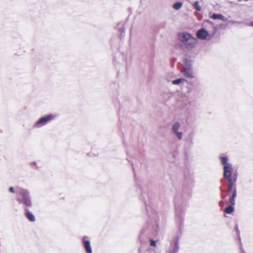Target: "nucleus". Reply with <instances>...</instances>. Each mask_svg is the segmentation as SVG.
<instances>
[{
    "label": "nucleus",
    "instance_id": "5701e85b",
    "mask_svg": "<svg viewBox=\"0 0 253 253\" xmlns=\"http://www.w3.org/2000/svg\"><path fill=\"white\" fill-rule=\"evenodd\" d=\"M250 25L253 26V22L251 23Z\"/></svg>",
    "mask_w": 253,
    "mask_h": 253
},
{
    "label": "nucleus",
    "instance_id": "412c9836",
    "mask_svg": "<svg viewBox=\"0 0 253 253\" xmlns=\"http://www.w3.org/2000/svg\"><path fill=\"white\" fill-rule=\"evenodd\" d=\"M30 165L32 167H34L35 168H38L37 167V163L35 162L31 163Z\"/></svg>",
    "mask_w": 253,
    "mask_h": 253
},
{
    "label": "nucleus",
    "instance_id": "b1692460",
    "mask_svg": "<svg viewBox=\"0 0 253 253\" xmlns=\"http://www.w3.org/2000/svg\"><path fill=\"white\" fill-rule=\"evenodd\" d=\"M245 1H248L249 0H245Z\"/></svg>",
    "mask_w": 253,
    "mask_h": 253
},
{
    "label": "nucleus",
    "instance_id": "9b49d317",
    "mask_svg": "<svg viewBox=\"0 0 253 253\" xmlns=\"http://www.w3.org/2000/svg\"><path fill=\"white\" fill-rule=\"evenodd\" d=\"M183 5V3L181 2H177L173 4L172 8L176 10L180 9Z\"/></svg>",
    "mask_w": 253,
    "mask_h": 253
},
{
    "label": "nucleus",
    "instance_id": "39448f33",
    "mask_svg": "<svg viewBox=\"0 0 253 253\" xmlns=\"http://www.w3.org/2000/svg\"><path fill=\"white\" fill-rule=\"evenodd\" d=\"M56 116L53 114H50L44 116L34 123L33 125L34 128H39L45 126L51 120H53L55 118Z\"/></svg>",
    "mask_w": 253,
    "mask_h": 253
},
{
    "label": "nucleus",
    "instance_id": "2eb2a0df",
    "mask_svg": "<svg viewBox=\"0 0 253 253\" xmlns=\"http://www.w3.org/2000/svg\"><path fill=\"white\" fill-rule=\"evenodd\" d=\"M185 81L184 79H178L172 81V83L173 84H178L181 83H182Z\"/></svg>",
    "mask_w": 253,
    "mask_h": 253
},
{
    "label": "nucleus",
    "instance_id": "ddd939ff",
    "mask_svg": "<svg viewBox=\"0 0 253 253\" xmlns=\"http://www.w3.org/2000/svg\"><path fill=\"white\" fill-rule=\"evenodd\" d=\"M234 211V208L232 206L230 205L227 207L224 210V212L227 214L232 213Z\"/></svg>",
    "mask_w": 253,
    "mask_h": 253
},
{
    "label": "nucleus",
    "instance_id": "6ab92c4d",
    "mask_svg": "<svg viewBox=\"0 0 253 253\" xmlns=\"http://www.w3.org/2000/svg\"><path fill=\"white\" fill-rule=\"evenodd\" d=\"M150 245L152 247H156V241L151 239L150 240Z\"/></svg>",
    "mask_w": 253,
    "mask_h": 253
},
{
    "label": "nucleus",
    "instance_id": "1a4fd4ad",
    "mask_svg": "<svg viewBox=\"0 0 253 253\" xmlns=\"http://www.w3.org/2000/svg\"><path fill=\"white\" fill-rule=\"evenodd\" d=\"M213 19H220L223 21L226 22L227 20V19L222 15L221 14H213L211 16Z\"/></svg>",
    "mask_w": 253,
    "mask_h": 253
},
{
    "label": "nucleus",
    "instance_id": "4be33fe9",
    "mask_svg": "<svg viewBox=\"0 0 253 253\" xmlns=\"http://www.w3.org/2000/svg\"><path fill=\"white\" fill-rule=\"evenodd\" d=\"M9 191L12 193H14L15 192V191L13 187H10L9 188Z\"/></svg>",
    "mask_w": 253,
    "mask_h": 253
},
{
    "label": "nucleus",
    "instance_id": "20e7f679",
    "mask_svg": "<svg viewBox=\"0 0 253 253\" xmlns=\"http://www.w3.org/2000/svg\"><path fill=\"white\" fill-rule=\"evenodd\" d=\"M184 65L181 70L183 75L188 78H195V74L192 67L191 62L187 59L184 60Z\"/></svg>",
    "mask_w": 253,
    "mask_h": 253
},
{
    "label": "nucleus",
    "instance_id": "dca6fc26",
    "mask_svg": "<svg viewBox=\"0 0 253 253\" xmlns=\"http://www.w3.org/2000/svg\"><path fill=\"white\" fill-rule=\"evenodd\" d=\"M178 250V246L177 242H175L172 253H176Z\"/></svg>",
    "mask_w": 253,
    "mask_h": 253
},
{
    "label": "nucleus",
    "instance_id": "0eeeda50",
    "mask_svg": "<svg viewBox=\"0 0 253 253\" xmlns=\"http://www.w3.org/2000/svg\"><path fill=\"white\" fill-rule=\"evenodd\" d=\"M197 37L201 40H210L211 38L208 32L204 28L198 30L197 32Z\"/></svg>",
    "mask_w": 253,
    "mask_h": 253
},
{
    "label": "nucleus",
    "instance_id": "6e6552de",
    "mask_svg": "<svg viewBox=\"0 0 253 253\" xmlns=\"http://www.w3.org/2000/svg\"><path fill=\"white\" fill-rule=\"evenodd\" d=\"M86 237H84L83 239L84 247L87 253H92V249L90 246V242L88 240H86Z\"/></svg>",
    "mask_w": 253,
    "mask_h": 253
},
{
    "label": "nucleus",
    "instance_id": "f03ea898",
    "mask_svg": "<svg viewBox=\"0 0 253 253\" xmlns=\"http://www.w3.org/2000/svg\"><path fill=\"white\" fill-rule=\"evenodd\" d=\"M16 192L21 197H17V201L19 204H22L25 210L32 206V203L31 200L29 192L23 188H18Z\"/></svg>",
    "mask_w": 253,
    "mask_h": 253
},
{
    "label": "nucleus",
    "instance_id": "7ed1b4c3",
    "mask_svg": "<svg viewBox=\"0 0 253 253\" xmlns=\"http://www.w3.org/2000/svg\"><path fill=\"white\" fill-rule=\"evenodd\" d=\"M221 164L223 166V176L225 178H230L233 168L231 164L229 163V159L227 157H220Z\"/></svg>",
    "mask_w": 253,
    "mask_h": 253
},
{
    "label": "nucleus",
    "instance_id": "f3484780",
    "mask_svg": "<svg viewBox=\"0 0 253 253\" xmlns=\"http://www.w3.org/2000/svg\"><path fill=\"white\" fill-rule=\"evenodd\" d=\"M235 198L231 197L229 199L230 203L232 205H234L235 204Z\"/></svg>",
    "mask_w": 253,
    "mask_h": 253
},
{
    "label": "nucleus",
    "instance_id": "a211bd4d",
    "mask_svg": "<svg viewBox=\"0 0 253 253\" xmlns=\"http://www.w3.org/2000/svg\"><path fill=\"white\" fill-rule=\"evenodd\" d=\"M237 176H238V174L236 173H234L233 178H232L233 182H235L237 181Z\"/></svg>",
    "mask_w": 253,
    "mask_h": 253
},
{
    "label": "nucleus",
    "instance_id": "aec40b11",
    "mask_svg": "<svg viewBox=\"0 0 253 253\" xmlns=\"http://www.w3.org/2000/svg\"><path fill=\"white\" fill-rule=\"evenodd\" d=\"M236 195H237L236 188H234V189H233V193H232V196L231 197L236 198Z\"/></svg>",
    "mask_w": 253,
    "mask_h": 253
},
{
    "label": "nucleus",
    "instance_id": "4468645a",
    "mask_svg": "<svg viewBox=\"0 0 253 253\" xmlns=\"http://www.w3.org/2000/svg\"><path fill=\"white\" fill-rule=\"evenodd\" d=\"M193 7L197 11H200L201 10V7L199 5V2L198 1H196L194 2V3L193 4Z\"/></svg>",
    "mask_w": 253,
    "mask_h": 253
},
{
    "label": "nucleus",
    "instance_id": "f257e3e1",
    "mask_svg": "<svg viewBox=\"0 0 253 253\" xmlns=\"http://www.w3.org/2000/svg\"><path fill=\"white\" fill-rule=\"evenodd\" d=\"M177 38L179 42L188 48H192L197 44V39L190 34L186 32H179L177 34Z\"/></svg>",
    "mask_w": 253,
    "mask_h": 253
},
{
    "label": "nucleus",
    "instance_id": "9d476101",
    "mask_svg": "<svg viewBox=\"0 0 253 253\" xmlns=\"http://www.w3.org/2000/svg\"><path fill=\"white\" fill-rule=\"evenodd\" d=\"M25 210H26V216L27 218L30 221H32V222L35 221V217L34 215L32 212H31L30 211H28L27 209H26Z\"/></svg>",
    "mask_w": 253,
    "mask_h": 253
},
{
    "label": "nucleus",
    "instance_id": "423d86ee",
    "mask_svg": "<svg viewBox=\"0 0 253 253\" xmlns=\"http://www.w3.org/2000/svg\"><path fill=\"white\" fill-rule=\"evenodd\" d=\"M180 124L176 122L174 123L171 126V130L173 134L177 137L179 140L182 139L183 137V133L179 131L180 128Z\"/></svg>",
    "mask_w": 253,
    "mask_h": 253
},
{
    "label": "nucleus",
    "instance_id": "f8f14e48",
    "mask_svg": "<svg viewBox=\"0 0 253 253\" xmlns=\"http://www.w3.org/2000/svg\"><path fill=\"white\" fill-rule=\"evenodd\" d=\"M228 182V191L230 192L232 190L233 187V183L232 178H226Z\"/></svg>",
    "mask_w": 253,
    "mask_h": 253
}]
</instances>
